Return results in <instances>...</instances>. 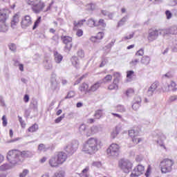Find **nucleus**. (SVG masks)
<instances>
[{"label": "nucleus", "mask_w": 177, "mask_h": 177, "mask_svg": "<svg viewBox=\"0 0 177 177\" xmlns=\"http://www.w3.org/2000/svg\"><path fill=\"white\" fill-rule=\"evenodd\" d=\"M30 156V151H20L17 149H12L9 151L7 154V159L12 164V165H16V164H19L24 160V158H27V157Z\"/></svg>", "instance_id": "f257e3e1"}, {"label": "nucleus", "mask_w": 177, "mask_h": 177, "mask_svg": "<svg viewBox=\"0 0 177 177\" xmlns=\"http://www.w3.org/2000/svg\"><path fill=\"white\" fill-rule=\"evenodd\" d=\"M102 146V141L97 138H88L83 145L82 151L88 154H93L99 150Z\"/></svg>", "instance_id": "f03ea898"}, {"label": "nucleus", "mask_w": 177, "mask_h": 177, "mask_svg": "<svg viewBox=\"0 0 177 177\" xmlns=\"http://www.w3.org/2000/svg\"><path fill=\"white\" fill-rule=\"evenodd\" d=\"M175 165V161L172 159L165 158L160 164L162 174H168L172 171V167Z\"/></svg>", "instance_id": "7ed1b4c3"}, {"label": "nucleus", "mask_w": 177, "mask_h": 177, "mask_svg": "<svg viewBox=\"0 0 177 177\" xmlns=\"http://www.w3.org/2000/svg\"><path fill=\"white\" fill-rule=\"evenodd\" d=\"M139 133H140V128L139 127L129 130V136L131 138V140L134 145H139L143 140L142 138L139 137Z\"/></svg>", "instance_id": "20e7f679"}, {"label": "nucleus", "mask_w": 177, "mask_h": 177, "mask_svg": "<svg viewBox=\"0 0 177 177\" xmlns=\"http://www.w3.org/2000/svg\"><path fill=\"white\" fill-rule=\"evenodd\" d=\"M118 166L120 169L124 172V174H129L132 169V167H133V165L128 160L121 159L119 160Z\"/></svg>", "instance_id": "39448f33"}, {"label": "nucleus", "mask_w": 177, "mask_h": 177, "mask_svg": "<svg viewBox=\"0 0 177 177\" xmlns=\"http://www.w3.org/2000/svg\"><path fill=\"white\" fill-rule=\"evenodd\" d=\"M113 80L112 84H109L108 89L109 91H113L114 89H118V84H120V79L121 78V74L118 72H115L113 73Z\"/></svg>", "instance_id": "423d86ee"}, {"label": "nucleus", "mask_w": 177, "mask_h": 177, "mask_svg": "<svg viewBox=\"0 0 177 177\" xmlns=\"http://www.w3.org/2000/svg\"><path fill=\"white\" fill-rule=\"evenodd\" d=\"M121 147L118 144L112 143L106 149L108 156H118L120 154V149Z\"/></svg>", "instance_id": "0eeeda50"}, {"label": "nucleus", "mask_w": 177, "mask_h": 177, "mask_svg": "<svg viewBox=\"0 0 177 177\" xmlns=\"http://www.w3.org/2000/svg\"><path fill=\"white\" fill-rule=\"evenodd\" d=\"M61 39L64 44V49L66 52H70L71 50V48H73V37L70 36H61Z\"/></svg>", "instance_id": "6e6552de"}, {"label": "nucleus", "mask_w": 177, "mask_h": 177, "mask_svg": "<svg viewBox=\"0 0 177 177\" xmlns=\"http://www.w3.org/2000/svg\"><path fill=\"white\" fill-rule=\"evenodd\" d=\"M145 172V166L142 165H137L133 169L130 175V177H138L140 175H143Z\"/></svg>", "instance_id": "1a4fd4ad"}, {"label": "nucleus", "mask_w": 177, "mask_h": 177, "mask_svg": "<svg viewBox=\"0 0 177 177\" xmlns=\"http://www.w3.org/2000/svg\"><path fill=\"white\" fill-rule=\"evenodd\" d=\"M55 156L61 165H63L65 161H67V158H68L67 153L64 151H58Z\"/></svg>", "instance_id": "9d476101"}, {"label": "nucleus", "mask_w": 177, "mask_h": 177, "mask_svg": "<svg viewBox=\"0 0 177 177\" xmlns=\"http://www.w3.org/2000/svg\"><path fill=\"white\" fill-rule=\"evenodd\" d=\"M32 24V19L31 17L29 15H26L22 18L21 21V27L23 28H27V27H30Z\"/></svg>", "instance_id": "9b49d317"}, {"label": "nucleus", "mask_w": 177, "mask_h": 177, "mask_svg": "<svg viewBox=\"0 0 177 177\" xmlns=\"http://www.w3.org/2000/svg\"><path fill=\"white\" fill-rule=\"evenodd\" d=\"M44 8L45 3L42 2L41 0H39V2H37L35 6L32 7V10H33L35 13H39L44 10Z\"/></svg>", "instance_id": "f8f14e48"}, {"label": "nucleus", "mask_w": 177, "mask_h": 177, "mask_svg": "<svg viewBox=\"0 0 177 177\" xmlns=\"http://www.w3.org/2000/svg\"><path fill=\"white\" fill-rule=\"evenodd\" d=\"M48 164L52 168H57L61 165L55 155L49 159Z\"/></svg>", "instance_id": "ddd939ff"}, {"label": "nucleus", "mask_w": 177, "mask_h": 177, "mask_svg": "<svg viewBox=\"0 0 177 177\" xmlns=\"http://www.w3.org/2000/svg\"><path fill=\"white\" fill-rule=\"evenodd\" d=\"M99 132V128L97 126H93L90 128V129L87 130L86 131V136L87 138H89L91 136H93V135H95Z\"/></svg>", "instance_id": "4468645a"}, {"label": "nucleus", "mask_w": 177, "mask_h": 177, "mask_svg": "<svg viewBox=\"0 0 177 177\" xmlns=\"http://www.w3.org/2000/svg\"><path fill=\"white\" fill-rule=\"evenodd\" d=\"M160 30L151 29L148 35L149 41H154L157 37H158V32Z\"/></svg>", "instance_id": "2eb2a0df"}, {"label": "nucleus", "mask_w": 177, "mask_h": 177, "mask_svg": "<svg viewBox=\"0 0 177 177\" xmlns=\"http://www.w3.org/2000/svg\"><path fill=\"white\" fill-rule=\"evenodd\" d=\"M19 21H20V13H17L12 17V19L11 20V27L15 28V27L19 24Z\"/></svg>", "instance_id": "dca6fc26"}, {"label": "nucleus", "mask_w": 177, "mask_h": 177, "mask_svg": "<svg viewBox=\"0 0 177 177\" xmlns=\"http://www.w3.org/2000/svg\"><path fill=\"white\" fill-rule=\"evenodd\" d=\"M86 21V19H80L79 21H73V31H77L80 27H82L84 26V23Z\"/></svg>", "instance_id": "f3484780"}, {"label": "nucleus", "mask_w": 177, "mask_h": 177, "mask_svg": "<svg viewBox=\"0 0 177 177\" xmlns=\"http://www.w3.org/2000/svg\"><path fill=\"white\" fill-rule=\"evenodd\" d=\"M104 37V32H99L96 36L91 37V41L92 42H97V41H100V39H103Z\"/></svg>", "instance_id": "a211bd4d"}, {"label": "nucleus", "mask_w": 177, "mask_h": 177, "mask_svg": "<svg viewBox=\"0 0 177 177\" xmlns=\"http://www.w3.org/2000/svg\"><path fill=\"white\" fill-rule=\"evenodd\" d=\"M157 88H158V82H155L150 86L148 89L149 95H150V96H153V93H154V91L156 89H157Z\"/></svg>", "instance_id": "6ab92c4d"}, {"label": "nucleus", "mask_w": 177, "mask_h": 177, "mask_svg": "<svg viewBox=\"0 0 177 177\" xmlns=\"http://www.w3.org/2000/svg\"><path fill=\"white\" fill-rule=\"evenodd\" d=\"M79 89L83 93H88V92H89V85L86 83H83L80 86Z\"/></svg>", "instance_id": "aec40b11"}, {"label": "nucleus", "mask_w": 177, "mask_h": 177, "mask_svg": "<svg viewBox=\"0 0 177 177\" xmlns=\"http://www.w3.org/2000/svg\"><path fill=\"white\" fill-rule=\"evenodd\" d=\"M37 131H38V124L35 123L28 129L27 133H33V132H37Z\"/></svg>", "instance_id": "412c9836"}, {"label": "nucleus", "mask_w": 177, "mask_h": 177, "mask_svg": "<svg viewBox=\"0 0 177 177\" xmlns=\"http://www.w3.org/2000/svg\"><path fill=\"white\" fill-rule=\"evenodd\" d=\"M8 19V15L4 11L0 12V23H6V19Z\"/></svg>", "instance_id": "4be33fe9"}, {"label": "nucleus", "mask_w": 177, "mask_h": 177, "mask_svg": "<svg viewBox=\"0 0 177 177\" xmlns=\"http://www.w3.org/2000/svg\"><path fill=\"white\" fill-rule=\"evenodd\" d=\"M141 63L145 66H147L148 64H150V57L147 55L142 57V58L141 59Z\"/></svg>", "instance_id": "5701e85b"}, {"label": "nucleus", "mask_w": 177, "mask_h": 177, "mask_svg": "<svg viewBox=\"0 0 177 177\" xmlns=\"http://www.w3.org/2000/svg\"><path fill=\"white\" fill-rule=\"evenodd\" d=\"M106 21H104V19H100L96 23V27H102V28H106Z\"/></svg>", "instance_id": "b1692460"}, {"label": "nucleus", "mask_w": 177, "mask_h": 177, "mask_svg": "<svg viewBox=\"0 0 177 177\" xmlns=\"http://www.w3.org/2000/svg\"><path fill=\"white\" fill-rule=\"evenodd\" d=\"M41 21H42V17H38V18L36 19L35 21L33 26H32V30H35L39 26V24H41Z\"/></svg>", "instance_id": "393cba45"}, {"label": "nucleus", "mask_w": 177, "mask_h": 177, "mask_svg": "<svg viewBox=\"0 0 177 177\" xmlns=\"http://www.w3.org/2000/svg\"><path fill=\"white\" fill-rule=\"evenodd\" d=\"M54 56L56 63H60L62 60H63V56H62V55L59 54L57 52L55 53Z\"/></svg>", "instance_id": "a878e982"}, {"label": "nucleus", "mask_w": 177, "mask_h": 177, "mask_svg": "<svg viewBox=\"0 0 177 177\" xmlns=\"http://www.w3.org/2000/svg\"><path fill=\"white\" fill-rule=\"evenodd\" d=\"M6 31H8L6 23L0 22V32H6Z\"/></svg>", "instance_id": "bb28decb"}, {"label": "nucleus", "mask_w": 177, "mask_h": 177, "mask_svg": "<svg viewBox=\"0 0 177 177\" xmlns=\"http://www.w3.org/2000/svg\"><path fill=\"white\" fill-rule=\"evenodd\" d=\"M99 88H100V82H97L96 83H95L94 84H93L91 86L90 91H91L92 92H95V91H97V89H99Z\"/></svg>", "instance_id": "cd10ccee"}, {"label": "nucleus", "mask_w": 177, "mask_h": 177, "mask_svg": "<svg viewBox=\"0 0 177 177\" xmlns=\"http://www.w3.org/2000/svg\"><path fill=\"white\" fill-rule=\"evenodd\" d=\"M112 80L113 76H111V75H106V77L102 79V82L104 84H109V82H111Z\"/></svg>", "instance_id": "c85d7f7f"}, {"label": "nucleus", "mask_w": 177, "mask_h": 177, "mask_svg": "<svg viewBox=\"0 0 177 177\" xmlns=\"http://www.w3.org/2000/svg\"><path fill=\"white\" fill-rule=\"evenodd\" d=\"M97 21L91 18L88 20L87 24L88 27H96Z\"/></svg>", "instance_id": "c756f323"}, {"label": "nucleus", "mask_w": 177, "mask_h": 177, "mask_svg": "<svg viewBox=\"0 0 177 177\" xmlns=\"http://www.w3.org/2000/svg\"><path fill=\"white\" fill-rule=\"evenodd\" d=\"M125 95H127L128 97L133 96V95H135V90L132 88H128L125 92Z\"/></svg>", "instance_id": "7c9ffc66"}, {"label": "nucleus", "mask_w": 177, "mask_h": 177, "mask_svg": "<svg viewBox=\"0 0 177 177\" xmlns=\"http://www.w3.org/2000/svg\"><path fill=\"white\" fill-rule=\"evenodd\" d=\"M135 75V72L133 71H128L127 72V78L129 80H132V77Z\"/></svg>", "instance_id": "2f4dec72"}, {"label": "nucleus", "mask_w": 177, "mask_h": 177, "mask_svg": "<svg viewBox=\"0 0 177 177\" xmlns=\"http://www.w3.org/2000/svg\"><path fill=\"white\" fill-rule=\"evenodd\" d=\"M118 136V129H115V130H113L112 131V133H111V138L112 139H115L117 138V136Z\"/></svg>", "instance_id": "473e14b6"}, {"label": "nucleus", "mask_w": 177, "mask_h": 177, "mask_svg": "<svg viewBox=\"0 0 177 177\" xmlns=\"http://www.w3.org/2000/svg\"><path fill=\"white\" fill-rule=\"evenodd\" d=\"M37 2H39V0H27V3L32 6H35Z\"/></svg>", "instance_id": "72a5a7b5"}, {"label": "nucleus", "mask_w": 177, "mask_h": 177, "mask_svg": "<svg viewBox=\"0 0 177 177\" xmlns=\"http://www.w3.org/2000/svg\"><path fill=\"white\" fill-rule=\"evenodd\" d=\"M66 172L64 171H59L55 174L54 177H65Z\"/></svg>", "instance_id": "f704fd0d"}, {"label": "nucleus", "mask_w": 177, "mask_h": 177, "mask_svg": "<svg viewBox=\"0 0 177 177\" xmlns=\"http://www.w3.org/2000/svg\"><path fill=\"white\" fill-rule=\"evenodd\" d=\"M86 8L88 10H95V9H96V5L91 3L86 5Z\"/></svg>", "instance_id": "c9c22d12"}, {"label": "nucleus", "mask_w": 177, "mask_h": 177, "mask_svg": "<svg viewBox=\"0 0 177 177\" xmlns=\"http://www.w3.org/2000/svg\"><path fill=\"white\" fill-rule=\"evenodd\" d=\"M8 48L10 50H12V52H16L17 47L16 46V44L11 43L8 45Z\"/></svg>", "instance_id": "e433bc0d"}, {"label": "nucleus", "mask_w": 177, "mask_h": 177, "mask_svg": "<svg viewBox=\"0 0 177 177\" xmlns=\"http://www.w3.org/2000/svg\"><path fill=\"white\" fill-rule=\"evenodd\" d=\"M30 171H28V169H25L23 170V171L21 173H20L19 176L20 177H26L27 176V175H28Z\"/></svg>", "instance_id": "4c0bfd02"}, {"label": "nucleus", "mask_w": 177, "mask_h": 177, "mask_svg": "<svg viewBox=\"0 0 177 177\" xmlns=\"http://www.w3.org/2000/svg\"><path fill=\"white\" fill-rule=\"evenodd\" d=\"M127 22V18L123 17L118 24V27H121L122 26H124L125 23Z\"/></svg>", "instance_id": "58836bf2"}, {"label": "nucleus", "mask_w": 177, "mask_h": 177, "mask_svg": "<svg viewBox=\"0 0 177 177\" xmlns=\"http://www.w3.org/2000/svg\"><path fill=\"white\" fill-rule=\"evenodd\" d=\"M150 174H151V165H148L146 173H145V176L149 177L150 176Z\"/></svg>", "instance_id": "ea45409f"}, {"label": "nucleus", "mask_w": 177, "mask_h": 177, "mask_svg": "<svg viewBox=\"0 0 177 177\" xmlns=\"http://www.w3.org/2000/svg\"><path fill=\"white\" fill-rule=\"evenodd\" d=\"M38 150H39V151H44H44H46V147H45V145H44V144L39 145Z\"/></svg>", "instance_id": "a19ab883"}, {"label": "nucleus", "mask_w": 177, "mask_h": 177, "mask_svg": "<svg viewBox=\"0 0 177 177\" xmlns=\"http://www.w3.org/2000/svg\"><path fill=\"white\" fill-rule=\"evenodd\" d=\"M76 35L77 37H82V35H84V30H82V29H77Z\"/></svg>", "instance_id": "79ce46f5"}, {"label": "nucleus", "mask_w": 177, "mask_h": 177, "mask_svg": "<svg viewBox=\"0 0 177 177\" xmlns=\"http://www.w3.org/2000/svg\"><path fill=\"white\" fill-rule=\"evenodd\" d=\"M145 55V50L143 48H141L137 51V53H136V56H143Z\"/></svg>", "instance_id": "37998d69"}, {"label": "nucleus", "mask_w": 177, "mask_h": 177, "mask_svg": "<svg viewBox=\"0 0 177 177\" xmlns=\"http://www.w3.org/2000/svg\"><path fill=\"white\" fill-rule=\"evenodd\" d=\"M75 93L74 91H70L68 95L65 97V99H71V97H74Z\"/></svg>", "instance_id": "c03bdc74"}, {"label": "nucleus", "mask_w": 177, "mask_h": 177, "mask_svg": "<svg viewBox=\"0 0 177 177\" xmlns=\"http://www.w3.org/2000/svg\"><path fill=\"white\" fill-rule=\"evenodd\" d=\"M134 103L140 104V103H142V98L140 96H136L134 98Z\"/></svg>", "instance_id": "a18cd8bd"}, {"label": "nucleus", "mask_w": 177, "mask_h": 177, "mask_svg": "<svg viewBox=\"0 0 177 177\" xmlns=\"http://www.w3.org/2000/svg\"><path fill=\"white\" fill-rule=\"evenodd\" d=\"M140 107V104H138L136 102H133V105H132V109L133 110H138L139 108Z\"/></svg>", "instance_id": "49530a36"}, {"label": "nucleus", "mask_w": 177, "mask_h": 177, "mask_svg": "<svg viewBox=\"0 0 177 177\" xmlns=\"http://www.w3.org/2000/svg\"><path fill=\"white\" fill-rule=\"evenodd\" d=\"M133 38V34H130L127 36H124L122 39L123 41H128V39H132Z\"/></svg>", "instance_id": "de8ad7c7"}, {"label": "nucleus", "mask_w": 177, "mask_h": 177, "mask_svg": "<svg viewBox=\"0 0 177 177\" xmlns=\"http://www.w3.org/2000/svg\"><path fill=\"white\" fill-rule=\"evenodd\" d=\"M2 121H3V127H6V125H8V119H6V115H3Z\"/></svg>", "instance_id": "09e8293b"}, {"label": "nucleus", "mask_w": 177, "mask_h": 177, "mask_svg": "<svg viewBox=\"0 0 177 177\" xmlns=\"http://www.w3.org/2000/svg\"><path fill=\"white\" fill-rule=\"evenodd\" d=\"M165 15L167 17V20H169L172 17V13L169 10H166Z\"/></svg>", "instance_id": "8fccbe9b"}, {"label": "nucleus", "mask_w": 177, "mask_h": 177, "mask_svg": "<svg viewBox=\"0 0 177 177\" xmlns=\"http://www.w3.org/2000/svg\"><path fill=\"white\" fill-rule=\"evenodd\" d=\"M169 87H171L172 91H175V89H176V83H175V82H171Z\"/></svg>", "instance_id": "3c124183"}, {"label": "nucleus", "mask_w": 177, "mask_h": 177, "mask_svg": "<svg viewBox=\"0 0 177 177\" xmlns=\"http://www.w3.org/2000/svg\"><path fill=\"white\" fill-rule=\"evenodd\" d=\"M117 109L118 111H119L120 113H124L125 111V108H124V106H118Z\"/></svg>", "instance_id": "603ef678"}, {"label": "nucleus", "mask_w": 177, "mask_h": 177, "mask_svg": "<svg viewBox=\"0 0 177 177\" xmlns=\"http://www.w3.org/2000/svg\"><path fill=\"white\" fill-rule=\"evenodd\" d=\"M93 167H97V168H100L102 167V162H93Z\"/></svg>", "instance_id": "864d4df0"}, {"label": "nucleus", "mask_w": 177, "mask_h": 177, "mask_svg": "<svg viewBox=\"0 0 177 177\" xmlns=\"http://www.w3.org/2000/svg\"><path fill=\"white\" fill-rule=\"evenodd\" d=\"M158 145H159L161 147H163V149H165V150H167V147H165V145H164V142L161 141V140H158L157 141Z\"/></svg>", "instance_id": "5fc2aeb1"}, {"label": "nucleus", "mask_w": 177, "mask_h": 177, "mask_svg": "<svg viewBox=\"0 0 177 177\" xmlns=\"http://www.w3.org/2000/svg\"><path fill=\"white\" fill-rule=\"evenodd\" d=\"M177 99V95H171L169 97V102H175V100H176Z\"/></svg>", "instance_id": "6e6d98bb"}, {"label": "nucleus", "mask_w": 177, "mask_h": 177, "mask_svg": "<svg viewBox=\"0 0 177 177\" xmlns=\"http://www.w3.org/2000/svg\"><path fill=\"white\" fill-rule=\"evenodd\" d=\"M64 118V116H59L57 119H55V124H59Z\"/></svg>", "instance_id": "4d7b16f0"}, {"label": "nucleus", "mask_w": 177, "mask_h": 177, "mask_svg": "<svg viewBox=\"0 0 177 177\" xmlns=\"http://www.w3.org/2000/svg\"><path fill=\"white\" fill-rule=\"evenodd\" d=\"M137 63H139V59H135L132 60L130 62V64H132V66H136Z\"/></svg>", "instance_id": "13d9d810"}, {"label": "nucleus", "mask_w": 177, "mask_h": 177, "mask_svg": "<svg viewBox=\"0 0 177 177\" xmlns=\"http://www.w3.org/2000/svg\"><path fill=\"white\" fill-rule=\"evenodd\" d=\"M29 101H30V97L27 94L25 95L24 97V102H25V103H28Z\"/></svg>", "instance_id": "bf43d9fd"}, {"label": "nucleus", "mask_w": 177, "mask_h": 177, "mask_svg": "<svg viewBox=\"0 0 177 177\" xmlns=\"http://www.w3.org/2000/svg\"><path fill=\"white\" fill-rule=\"evenodd\" d=\"M97 115L98 116V118H100V117H102V110H98L95 112V117H97Z\"/></svg>", "instance_id": "052dcab7"}, {"label": "nucleus", "mask_w": 177, "mask_h": 177, "mask_svg": "<svg viewBox=\"0 0 177 177\" xmlns=\"http://www.w3.org/2000/svg\"><path fill=\"white\" fill-rule=\"evenodd\" d=\"M88 171H89V167H86L85 169H84L82 170L83 175H85V176L88 177V175H86V174H88Z\"/></svg>", "instance_id": "680f3d73"}, {"label": "nucleus", "mask_w": 177, "mask_h": 177, "mask_svg": "<svg viewBox=\"0 0 177 177\" xmlns=\"http://www.w3.org/2000/svg\"><path fill=\"white\" fill-rule=\"evenodd\" d=\"M85 129H86V126L84 124H81L80 127V132H82V131H85Z\"/></svg>", "instance_id": "e2e57ef3"}, {"label": "nucleus", "mask_w": 177, "mask_h": 177, "mask_svg": "<svg viewBox=\"0 0 177 177\" xmlns=\"http://www.w3.org/2000/svg\"><path fill=\"white\" fill-rule=\"evenodd\" d=\"M112 115H113L114 117H117L118 118H119L120 120H122V115L118 114V113H111Z\"/></svg>", "instance_id": "0e129e2a"}, {"label": "nucleus", "mask_w": 177, "mask_h": 177, "mask_svg": "<svg viewBox=\"0 0 177 177\" xmlns=\"http://www.w3.org/2000/svg\"><path fill=\"white\" fill-rule=\"evenodd\" d=\"M101 14L103 16H107L109 15V11L106 10H101Z\"/></svg>", "instance_id": "69168bd1"}, {"label": "nucleus", "mask_w": 177, "mask_h": 177, "mask_svg": "<svg viewBox=\"0 0 177 177\" xmlns=\"http://www.w3.org/2000/svg\"><path fill=\"white\" fill-rule=\"evenodd\" d=\"M171 33L173 35L177 34V28H172L171 29Z\"/></svg>", "instance_id": "338daca9"}, {"label": "nucleus", "mask_w": 177, "mask_h": 177, "mask_svg": "<svg viewBox=\"0 0 177 177\" xmlns=\"http://www.w3.org/2000/svg\"><path fill=\"white\" fill-rule=\"evenodd\" d=\"M93 122H95V119L93 118H90L87 120V124H93Z\"/></svg>", "instance_id": "774afa93"}]
</instances>
